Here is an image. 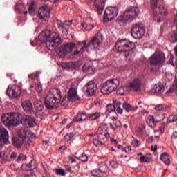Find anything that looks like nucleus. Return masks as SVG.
I'll return each instance as SVG.
<instances>
[{
	"instance_id": "35",
	"label": "nucleus",
	"mask_w": 177,
	"mask_h": 177,
	"mask_svg": "<svg viewBox=\"0 0 177 177\" xmlns=\"http://www.w3.org/2000/svg\"><path fill=\"white\" fill-rule=\"evenodd\" d=\"M176 93L177 95V82H175L172 87L170 88L167 92V95H171V93Z\"/></svg>"
},
{
	"instance_id": "26",
	"label": "nucleus",
	"mask_w": 177,
	"mask_h": 177,
	"mask_svg": "<svg viewBox=\"0 0 177 177\" xmlns=\"http://www.w3.org/2000/svg\"><path fill=\"white\" fill-rule=\"evenodd\" d=\"M123 109L127 111V113H131V111H136L138 110V106H136L134 108H133L130 104H128L127 102H124L123 104Z\"/></svg>"
},
{
	"instance_id": "30",
	"label": "nucleus",
	"mask_w": 177,
	"mask_h": 177,
	"mask_svg": "<svg viewBox=\"0 0 177 177\" xmlns=\"http://www.w3.org/2000/svg\"><path fill=\"white\" fill-rule=\"evenodd\" d=\"M34 88L35 91H37V92H38L39 93H41V92H42V84L41 83H35L32 84L30 86V91H32V88Z\"/></svg>"
},
{
	"instance_id": "62",
	"label": "nucleus",
	"mask_w": 177,
	"mask_h": 177,
	"mask_svg": "<svg viewBox=\"0 0 177 177\" xmlns=\"http://www.w3.org/2000/svg\"><path fill=\"white\" fill-rule=\"evenodd\" d=\"M116 111L118 114H122L123 110L121 109V106H118V108H116Z\"/></svg>"
},
{
	"instance_id": "9",
	"label": "nucleus",
	"mask_w": 177,
	"mask_h": 177,
	"mask_svg": "<svg viewBox=\"0 0 177 177\" xmlns=\"http://www.w3.org/2000/svg\"><path fill=\"white\" fill-rule=\"evenodd\" d=\"M145 31L142 24H136L131 28V35L134 39H140L145 35Z\"/></svg>"
},
{
	"instance_id": "4",
	"label": "nucleus",
	"mask_w": 177,
	"mask_h": 177,
	"mask_svg": "<svg viewBox=\"0 0 177 177\" xmlns=\"http://www.w3.org/2000/svg\"><path fill=\"white\" fill-rule=\"evenodd\" d=\"M23 117L19 113H8L1 116V121L6 127H17L20 125Z\"/></svg>"
},
{
	"instance_id": "21",
	"label": "nucleus",
	"mask_w": 177,
	"mask_h": 177,
	"mask_svg": "<svg viewBox=\"0 0 177 177\" xmlns=\"http://www.w3.org/2000/svg\"><path fill=\"white\" fill-rule=\"evenodd\" d=\"M21 106L23 108V110H24L26 113H30L31 111H33L34 106H32V103H31V101L30 100H25L22 102Z\"/></svg>"
},
{
	"instance_id": "11",
	"label": "nucleus",
	"mask_w": 177,
	"mask_h": 177,
	"mask_svg": "<svg viewBox=\"0 0 177 177\" xmlns=\"http://www.w3.org/2000/svg\"><path fill=\"white\" fill-rule=\"evenodd\" d=\"M21 93V88H20V86L16 84L8 86L6 91L7 96H9V97H10L11 99H15V97L20 96Z\"/></svg>"
},
{
	"instance_id": "17",
	"label": "nucleus",
	"mask_w": 177,
	"mask_h": 177,
	"mask_svg": "<svg viewBox=\"0 0 177 177\" xmlns=\"http://www.w3.org/2000/svg\"><path fill=\"white\" fill-rule=\"evenodd\" d=\"M9 132L3 127H0V145H9Z\"/></svg>"
},
{
	"instance_id": "61",
	"label": "nucleus",
	"mask_w": 177,
	"mask_h": 177,
	"mask_svg": "<svg viewBox=\"0 0 177 177\" xmlns=\"http://www.w3.org/2000/svg\"><path fill=\"white\" fill-rule=\"evenodd\" d=\"M65 169L67 171V172H71V166L70 165H66Z\"/></svg>"
},
{
	"instance_id": "37",
	"label": "nucleus",
	"mask_w": 177,
	"mask_h": 177,
	"mask_svg": "<svg viewBox=\"0 0 177 177\" xmlns=\"http://www.w3.org/2000/svg\"><path fill=\"white\" fill-rule=\"evenodd\" d=\"M159 12L161 16H167V15H168V10H167V8L162 6L159 7Z\"/></svg>"
},
{
	"instance_id": "43",
	"label": "nucleus",
	"mask_w": 177,
	"mask_h": 177,
	"mask_svg": "<svg viewBox=\"0 0 177 177\" xmlns=\"http://www.w3.org/2000/svg\"><path fill=\"white\" fill-rule=\"evenodd\" d=\"M26 160H27V156H26L24 154L20 153L17 159V162H20V161H26Z\"/></svg>"
},
{
	"instance_id": "44",
	"label": "nucleus",
	"mask_w": 177,
	"mask_h": 177,
	"mask_svg": "<svg viewBox=\"0 0 177 177\" xmlns=\"http://www.w3.org/2000/svg\"><path fill=\"white\" fill-rule=\"evenodd\" d=\"M85 50V47H82L81 50H76L72 55L73 56H81Z\"/></svg>"
},
{
	"instance_id": "12",
	"label": "nucleus",
	"mask_w": 177,
	"mask_h": 177,
	"mask_svg": "<svg viewBox=\"0 0 177 177\" xmlns=\"http://www.w3.org/2000/svg\"><path fill=\"white\" fill-rule=\"evenodd\" d=\"M84 91L87 96H93L97 91V85L94 82L90 81L84 86Z\"/></svg>"
},
{
	"instance_id": "8",
	"label": "nucleus",
	"mask_w": 177,
	"mask_h": 177,
	"mask_svg": "<svg viewBox=\"0 0 177 177\" xmlns=\"http://www.w3.org/2000/svg\"><path fill=\"white\" fill-rule=\"evenodd\" d=\"M117 16H118V8L114 6L108 7L104 11V21L107 23L111 20H114Z\"/></svg>"
},
{
	"instance_id": "28",
	"label": "nucleus",
	"mask_w": 177,
	"mask_h": 177,
	"mask_svg": "<svg viewBox=\"0 0 177 177\" xmlns=\"http://www.w3.org/2000/svg\"><path fill=\"white\" fill-rule=\"evenodd\" d=\"M84 73L88 72V74H93V68L91 66V62L86 63L83 66Z\"/></svg>"
},
{
	"instance_id": "54",
	"label": "nucleus",
	"mask_w": 177,
	"mask_h": 177,
	"mask_svg": "<svg viewBox=\"0 0 177 177\" xmlns=\"http://www.w3.org/2000/svg\"><path fill=\"white\" fill-rule=\"evenodd\" d=\"M113 105L115 106V109H117L118 107H120L121 102L120 101H117L115 100H113Z\"/></svg>"
},
{
	"instance_id": "53",
	"label": "nucleus",
	"mask_w": 177,
	"mask_h": 177,
	"mask_svg": "<svg viewBox=\"0 0 177 177\" xmlns=\"http://www.w3.org/2000/svg\"><path fill=\"white\" fill-rule=\"evenodd\" d=\"M93 27H95V25L93 24H87L86 25V30L91 31V30H92V28H93Z\"/></svg>"
},
{
	"instance_id": "56",
	"label": "nucleus",
	"mask_w": 177,
	"mask_h": 177,
	"mask_svg": "<svg viewBox=\"0 0 177 177\" xmlns=\"http://www.w3.org/2000/svg\"><path fill=\"white\" fill-rule=\"evenodd\" d=\"M131 143H132L133 146H134V147H139V146L140 145V144H139V140H133Z\"/></svg>"
},
{
	"instance_id": "40",
	"label": "nucleus",
	"mask_w": 177,
	"mask_h": 177,
	"mask_svg": "<svg viewBox=\"0 0 177 177\" xmlns=\"http://www.w3.org/2000/svg\"><path fill=\"white\" fill-rule=\"evenodd\" d=\"M57 175H59L60 176H66V171L63 169H55Z\"/></svg>"
},
{
	"instance_id": "38",
	"label": "nucleus",
	"mask_w": 177,
	"mask_h": 177,
	"mask_svg": "<svg viewBox=\"0 0 177 177\" xmlns=\"http://www.w3.org/2000/svg\"><path fill=\"white\" fill-rule=\"evenodd\" d=\"M91 175H93V176H97V177H102L103 176V174H102V173L100 172V169H94L91 171Z\"/></svg>"
},
{
	"instance_id": "2",
	"label": "nucleus",
	"mask_w": 177,
	"mask_h": 177,
	"mask_svg": "<svg viewBox=\"0 0 177 177\" xmlns=\"http://www.w3.org/2000/svg\"><path fill=\"white\" fill-rule=\"evenodd\" d=\"M138 15L139 8L136 6L130 7L117 18V23L120 26H125L127 23H131V21L135 20Z\"/></svg>"
},
{
	"instance_id": "45",
	"label": "nucleus",
	"mask_w": 177,
	"mask_h": 177,
	"mask_svg": "<svg viewBox=\"0 0 177 177\" xmlns=\"http://www.w3.org/2000/svg\"><path fill=\"white\" fill-rule=\"evenodd\" d=\"M116 93L118 96H124V93H125V90L124 87H120L116 91Z\"/></svg>"
},
{
	"instance_id": "41",
	"label": "nucleus",
	"mask_w": 177,
	"mask_h": 177,
	"mask_svg": "<svg viewBox=\"0 0 177 177\" xmlns=\"http://www.w3.org/2000/svg\"><path fill=\"white\" fill-rule=\"evenodd\" d=\"M77 160H80V161H82V162H86L88 161V156L85 153H82L81 156L77 158Z\"/></svg>"
},
{
	"instance_id": "25",
	"label": "nucleus",
	"mask_w": 177,
	"mask_h": 177,
	"mask_svg": "<svg viewBox=\"0 0 177 177\" xmlns=\"http://www.w3.org/2000/svg\"><path fill=\"white\" fill-rule=\"evenodd\" d=\"M160 160L163 161L165 165H170L171 160L169 159V156H168V153L165 152L160 155Z\"/></svg>"
},
{
	"instance_id": "15",
	"label": "nucleus",
	"mask_w": 177,
	"mask_h": 177,
	"mask_svg": "<svg viewBox=\"0 0 177 177\" xmlns=\"http://www.w3.org/2000/svg\"><path fill=\"white\" fill-rule=\"evenodd\" d=\"M129 88H131L134 92H142V80L139 78H135L129 83Z\"/></svg>"
},
{
	"instance_id": "48",
	"label": "nucleus",
	"mask_w": 177,
	"mask_h": 177,
	"mask_svg": "<svg viewBox=\"0 0 177 177\" xmlns=\"http://www.w3.org/2000/svg\"><path fill=\"white\" fill-rule=\"evenodd\" d=\"M73 138H74V134L73 133H69L64 136V140L68 141L71 140V139H73Z\"/></svg>"
},
{
	"instance_id": "24",
	"label": "nucleus",
	"mask_w": 177,
	"mask_h": 177,
	"mask_svg": "<svg viewBox=\"0 0 177 177\" xmlns=\"http://www.w3.org/2000/svg\"><path fill=\"white\" fill-rule=\"evenodd\" d=\"M136 131L137 132L138 136L142 137L145 135V132L146 131V125L145 124H139L136 128Z\"/></svg>"
},
{
	"instance_id": "51",
	"label": "nucleus",
	"mask_w": 177,
	"mask_h": 177,
	"mask_svg": "<svg viewBox=\"0 0 177 177\" xmlns=\"http://www.w3.org/2000/svg\"><path fill=\"white\" fill-rule=\"evenodd\" d=\"M93 142L95 146H103L102 141L97 140V138H94Z\"/></svg>"
},
{
	"instance_id": "39",
	"label": "nucleus",
	"mask_w": 177,
	"mask_h": 177,
	"mask_svg": "<svg viewBox=\"0 0 177 177\" xmlns=\"http://www.w3.org/2000/svg\"><path fill=\"white\" fill-rule=\"evenodd\" d=\"M31 167H32V164L31 162L28 163L26 165V166H24V165H21V169L22 171H31Z\"/></svg>"
},
{
	"instance_id": "58",
	"label": "nucleus",
	"mask_w": 177,
	"mask_h": 177,
	"mask_svg": "<svg viewBox=\"0 0 177 177\" xmlns=\"http://www.w3.org/2000/svg\"><path fill=\"white\" fill-rule=\"evenodd\" d=\"M109 138H110V134L107 132H105L104 133V138H102V139L105 140V142H107V140H109Z\"/></svg>"
},
{
	"instance_id": "29",
	"label": "nucleus",
	"mask_w": 177,
	"mask_h": 177,
	"mask_svg": "<svg viewBox=\"0 0 177 177\" xmlns=\"http://www.w3.org/2000/svg\"><path fill=\"white\" fill-rule=\"evenodd\" d=\"M107 124H102L101 126L98 128L97 133V135H103L104 133H106V131H107Z\"/></svg>"
},
{
	"instance_id": "7",
	"label": "nucleus",
	"mask_w": 177,
	"mask_h": 177,
	"mask_svg": "<svg viewBox=\"0 0 177 177\" xmlns=\"http://www.w3.org/2000/svg\"><path fill=\"white\" fill-rule=\"evenodd\" d=\"M165 62V53L164 52H156L150 58L149 63L151 66H161Z\"/></svg>"
},
{
	"instance_id": "34",
	"label": "nucleus",
	"mask_w": 177,
	"mask_h": 177,
	"mask_svg": "<svg viewBox=\"0 0 177 177\" xmlns=\"http://www.w3.org/2000/svg\"><path fill=\"white\" fill-rule=\"evenodd\" d=\"M115 106L113 104H109L106 105V118H109V113H113V111H115Z\"/></svg>"
},
{
	"instance_id": "14",
	"label": "nucleus",
	"mask_w": 177,
	"mask_h": 177,
	"mask_svg": "<svg viewBox=\"0 0 177 177\" xmlns=\"http://www.w3.org/2000/svg\"><path fill=\"white\" fill-rule=\"evenodd\" d=\"M103 42V35L98 32L88 43V47L91 46V49H96L97 46H100Z\"/></svg>"
},
{
	"instance_id": "6",
	"label": "nucleus",
	"mask_w": 177,
	"mask_h": 177,
	"mask_svg": "<svg viewBox=\"0 0 177 177\" xmlns=\"http://www.w3.org/2000/svg\"><path fill=\"white\" fill-rule=\"evenodd\" d=\"M115 46L118 49V52H129L128 54H125L127 57H129V55L132 53V50H129L132 46V42L129 41L127 39H122L117 42Z\"/></svg>"
},
{
	"instance_id": "50",
	"label": "nucleus",
	"mask_w": 177,
	"mask_h": 177,
	"mask_svg": "<svg viewBox=\"0 0 177 177\" xmlns=\"http://www.w3.org/2000/svg\"><path fill=\"white\" fill-rule=\"evenodd\" d=\"M158 3V0H151V6L152 9H157V4Z\"/></svg>"
},
{
	"instance_id": "55",
	"label": "nucleus",
	"mask_w": 177,
	"mask_h": 177,
	"mask_svg": "<svg viewBox=\"0 0 177 177\" xmlns=\"http://www.w3.org/2000/svg\"><path fill=\"white\" fill-rule=\"evenodd\" d=\"M110 167H111L112 168H118V163H117V162L115 161H111L109 163Z\"/></svg>"
},
{
	"instance_id": "18",
	"label": "nucleus",
	"mask_w": 177,
	"mask_h": 177,
	"mask_svg": "<svg viewBox=\"0 0 177 177\" xmlns=\"http://www.w3.org/2000/svg\"><path fill=\"white\" fill-rule=\"evenodd\" d=\"M35 109L37 117H42L45 114V109H44V105H42V102L36 100L35 102Z\"/></svg>"
},
{
	"instance_id": "60",
	"label": "nucleus",
	"mask_w": 177,
	"mask_h": 177,
	"mask_svg": "<svg viewBox=\"0 0 177 177\" xmlns=\"http://www.w3.org/2000/svg\"><path fill=\"white\" fill-rule=\"evenodd\" d=\"M66 67L68 68H74V63L69 62V63L66 64Z\"/></svg>"
},
{
	"instance_id": "36",
	"label": "nucleus",
	"mask_w": 177,
	"mask_h": 177,
	"mask_svg": "<svg viewBox=\"0 0 177 177\" xmlns=\"http://www.w3.org/2000/svg\"><path fill=\"white\" fill-rule=\"evenodd\" d=\"M110 169H109V166L107 165H103L100 167V171L103 176L104 174H107Z\"/></svg>"
},
{
	"instance_id": "52",
	"label": "nucleus",
	"mask_w": 177,
	"mask_h": 177,
	"mask_svg": "<svg viewBox=\"0 0 177 177\" xmlns=\"http://www.w3.org/2000/svg\"><path fill=\"white\" fill-rule=\"evenodd\" d=\"M38 77H39V72H36L35 73L29 75V78H31L32 80H35V78H38Z\"/></svg>"
},
{
	"instance_id": "23",
	"label": "nucleus",
	"mask_w": 177,
	"mask_h": 177,
	"mask_svg": "<svg viewBox=\"0 0 177 177\" xmlns=\"http://www.w3.org/2000/svg\"><path fill=\"white\" fill-rule=\"evenodd\" d=\"M25 121L30 128H33L37 125V120L32 116H26Z\"/></svg>"
},
{
	"instance_id": "47",
	"label": "nucleus",
	"mask_w": 177,
	"mask_h": 177,
	"mask_svg": "<svg viewBox=\"0 0 177 177\" xmlns=\"http://www.w3.org/2000/svg\"><path fill=\"white\" fill-rule=\"evenodd\" d=\"M166 78L169 82H171V81L174 80V74L171 73L170 72L166 73Z\"/></svg>"
},
{
	"instance_id": "64",
	"label": "nucleus",
	"mask_w": 177,
	"mask_h": 177,
	"mask_svg": "<svg viewBox=\"0 0 177 177\" xmlns=\"http://www.w3.org/2000/svg\"><path fill=\"white\" fill-rule=\"evenodd\" d=\"M132 151V148L131 146H127L126 147V153H131Z\"/></svg>"
},
{
	"instance_id": "46",
	"label": "nucleus",
	"mask_w": 177,
	"mask_h": 177,
	"mask_svg": "<svg viewBox=\"0 0 177 177\" xmlns=\"http://www.w3.org/2000/svg\"><path fill=\"white\" fill-rule=\"evenodd\" d=\"M140 160L141 162H150V158L147 156L142 155Z\"/></svg>"
},
{
	"instance_id": "59",
	"label": "nucleus",
	"mask_w": 177,
	"mask_h": 177,
	"mask_svg": "<svg viewBox=\"0 0 177 177\" xmlns=\"http://www.w3.org/2000/svg\"><path fill=\"white\" fill-rule=\"evenodd\" d=\"M15 12L17 13H21V10H20V7L19 6V4H16L15 6Z\"/></svg>"
},
{
	"instance_id": "33",
	"label": "nucleus",
	"mask_w": 177,
	"mask_h": 177,
	"mask_svg": "<svg viewBox=\"0 0 177 177\" xmlns=\"http://www.w3.org/2000/svg\"><path fill=\"white\" fill-rule=\"evenodd\" d=\"M102 115V113L100 112H95V113H93L89 115L88 120L89 121H95V120H99Z\"/></svg>"
},
{
	"instance_id": "5",
	"label": "nucleus",
	"mask_w": 177,
	"mask_h": 177,
	"mask_svg": "<svg viewBox=\"0 0 177 177\" xmlns=\"http://www.w3.org/2000/svg\"><path fill=\"white\" fill-rule=\"evenodd\" d=\"M118 86H120L118 79H109L101 84V92L103 95H110V93L115 91Z\"/></svg>"
},
{
	"instance_id": "20",
	"label": "nucleus",
	"mask_w": 177,
	"mask_h": 177,
	"mask_svg": "<svg viewBox=\"0 0 177 177\" xmlns=\"http://www.w3.org/2000/svg\"><path fill=\"white\" fill-rule=\"evenodd\" d=\"M68 102H75L78 100V94L77 90L74 88H71L68 92Z\"/></svg>"
},
{
	"instance_id": "19",
	"label": "nucleus",
	"mask_w": 177,
	"mask_h": 177,
	"mask_svg": "<svg viewBox=\"0 0 177 177\" xmlns=\"http://www.w3.org/2000/svg\"><path fill=\"white\" fill-rule=\"evenodd\" d=\"M106 1L107 0H94V5L98 15H102L103 13Z\"/></svg>"
},
{
	"instance_id": "57",
	"label": "nucleus",
	"mask_w": 177,
	"mask_h": 177,
	"mask_svg": "<svg viewBox=\"0 0 177 177\" xmlns=\"http://www.w3.org/2000/svg\"><path fill=\"white\" fill-rule=\"evenodd\" d=\"M115 127H113V129H117L118 128H120L121 127V122L120 121H115Z\"/></svg>"
},
{
	"instance_id": "32",
	"label": "nucleus",
	"mask_w": 177,
	"mask_h": 177,
	"mask_svg": "<svg viewBox=\"0 0 177 177\" xmlns=\"http://www.w3.org/2000/svg\"><path fill=\"white\" fill-rule=\"evenodd\" d=\"M35 1H32L29 6L28 14L30 16H34L35 15Z\"/></svg>"
},
{
	"instance_id": "16",
	"label": "nucleus",
	"mask_w": 177,
	"mask_h": 177,
	"mask_svg": "<svg viewBox=\"0 0 177 177\" xmlns=\"http://www.w3.org/2000/svg\"><path fill=\"white\" fill-rule=\"evenodd\" d=\"M164 118H165L164 115H156L155 118L153 116H149L147 119V123L151 128H154L156 127V124L160 121H162Z\"/></svg>"
},
{
	"instance_id": "42",
	"label": "nucleus",
	"mask_w": 177,
	"mask_h": 177,
	"mask_svg": "<svg viewBox=\"0 0 177 177\" xmlns=\"http://www.w3.org/2000/svg\"><path fill=\"white\" fill-rule=\"evenodd\" d=\"M22 145H23V140H21V138L15 140L14 141V145L15 146V147L20 148L21 147Z\"/></svg>"
},
{
	"instance_id": "31",
	"label": "nucleus",
	"mask_w": 177,
	"mask_h": 177,
	"mask_svg": "<svg viewBox=\"0 0 177 177\" xmlns=\"http://www.w3.org/2000/svg\"><path fill=\"white\" fill-rule=\"evenodd\" d=\"M155 110L156 111H162V110H165L166 111H171V108H169V106H164L162 104H156L155 106Z\"/></svg>"
},
{
	"instance_id": "27",
	"label": "nucleus",
	"mask_w": 177,
	"mask_h": 177,
	"mask_svg": "<svg viewBox=\"0 0 177 177\" xmlns=\"http://www.w3.org/2000/svg\"><path fill=\"white\" fill-rule=\"evenodd\" d=\"M75 120L79 122H81V121H85V120H86V113L84 112H79L77 114Z\"/></svg>"
},
{
	"instance_id": "22",
	"label": "nucleus",
	"mask_w": 177,
	"mask_h": 177,
	"mask_svg": "<svg viewBox=\"0 0 177 177\" xmlns=\"http://www.w3.org/2000/svg\"><path fill=\"white\" fill-rule=\"evenodd\" d=\"M165 91V87L161 84H155L151 89V92L156 93V95H162Z\"/></svg>"
},
{
	"instance_id": "49",
	"label": "nucleus",
	"mask_w": 177,
	"mask_h": 177,
	"mask_svg": "<svg viewBox=\"0 0 177 177\" xmlns=\"http://www.w3.org/2000/svg\"><path fill=\"white\" fill-rule=\"evenodd\" d=\"M59 104H61V106H67V104H68L67 99L66 97H63L62 99L60 98V102H59Z\"/></svg>"
},
{
	"instance_id": "1",
	"label": "nucleus",
	"mask_w": 177,
	"mask_h": 177,
	"mask_svg": "<svg viewBox=\"0 0 177 177\" xmlns=\"http://www.w3.org/2000/svg\"><path fill=\"white\" fill-rule=\"evenodd\" d=\"M37 39L38 41H30L32 46L41 45V44L46 42V46L48 50H55L62 44V39H60L59 33L50 30H43L39 35Z\"/></svg>"
},
{
	"instance_id": "3",
	"label": "nucleus",
	"mask_w": 177,
	"mask_h": 177,
	"mask_svg": "<svg viewBox=\"0 0 177 177\" xmlns=\"http://www.w3.org/2000/svg\"><path fill=\"white\" fill-rule=\"evenodd\" d=\"M61 92L59 88H51L46 96L44 104L46 109L50 110L60 103Z\"/></svg>"
},
{
	"instance_id": "63",
	"label": "nucleus",
	"mask_w": 177,
	"mask_h": 177,
	"mask_svg": "<svg viewBox=\"0 0 177 177\" xmlns=\"http://www.w3.org/2000/svg\"><path fill=\"white\" fill-rule=\"evenodd\" d=\"M10 157V158H16V157H17V153L16 152H12Z\"/></svg>"
},
{
	"instance_id": "13",
	"label": "nucleus",
	"mask_w": 177,
	"mask_h": 177,
	"mask_svg": "<svg viewBox=\"0 0 177 177\" xmlns=\"http://www.w3.org/2000/svg\"><path fill=\"white\" fill-rule=\"evenodd\" d=\"M38 17L40 20L43 21H46V20H49V17H50V13L49 11V7L48 6H44L41 7L38 10Z\"/></svg>"
},
{
	"instance_id": "10",
	"label": "nucleus",
	"mask_w": 177,
	"mask_h": 177,
	"mask_svg": "<svg viewBox=\"0 0 177 177\" xmlns=\"http://www.w3.org/2000/svg\"><path fill=\"white\" fill-rule=\"evenodd\" d=\"M74 46H75V44L74 43L64 44L62 46L59 48L58 56H59V57H66V56H67L69 53H71V52H73Z\"/></svg>"
}]
</instances>
